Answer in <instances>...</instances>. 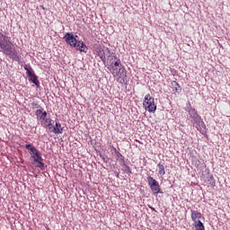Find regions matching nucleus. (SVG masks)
Here are the masks:
<instances>
[{
  "label": "nucleus",
  "instance_id": "5",
  "mask_svg": "<svg viewBox=\"0 0 230 230\" xmlns=\"http://www.w3.org/2000/svg\"><path fill=\"white\" fill-rule=\"evenodd\" d=\"M143 108L147 112H155L157 111V104H155V99L150 96V93L146 94L143 101Z\"/></svg>",
  "mask_w": 230,
  "mask_h": 230
},
{
  "label": "nucleus",
  "instance_id": "12",
  "mask_svg": "<svg viewBox=\"0 0 230 230\" xmlns=\"http://www.w3.org/2000/svg\"><path fill=\"white\" fill-rule=\"evenodd\" d=\"M190 217H191V220L195 223V222H199V218H202V214H200L197 210H191Z\"/></svg>",
  "mask_w": 230,
  "mask_h": 230
},
{
  "label": "nucleus",
  "instance_id": "3",
  "mask_svg": "<svg viewBox=\"0 0 230 230\" xmlns=\"http://www.w3.org/2000/svg\"><path fill=\"white\" fill-rule=\"evenodd\" d=\"M64 39L66 44H69L72 48H75L77 51L87 53V46L84 44V41H77L76 38L73 34L67 32Z\"/></svg>",
  "mask_w": 230,
  "mask_h": 230
},
{
  "label": "nucleus",
  "instance_id": "15",
  "mask_svg": "<svg viewBox=\"0 0 230 230\" xmlns=\"http://www.w3.org/2000/svg\"><path fill=\"white\" fill-rule=\"evenodd\" d=\"M194 227L196 230H205L204 224H202L200 220L194 223Z\"/></svg>",
  "mask_w": 230,
  "mask_h": 230
},
{
  "label": "nucleus",
  "instance_id": "1",
  "mask_svg": "<svg viewBox=\"0 0 230 230\" xmlns=\"http://www.w3.org/2000/svg\"><path fill=\"white\" fill-rule=\"evenodd\" d=\"M0 51L9 57L12 60L15 62H21L22 57L19 55L15 48H13V44L10 40V37L0 32Z\"/></svg>",
  "mask_w": 230,
  "mask_h": 230
},
{
  "label": "nucleus",
  "instance_id": "2",
  "mask_svg": "<svg viewBox=\"0 0 230 230\" xmlns=\"http://www.w3.org/2000/svg\"><path fill=\"white\" fill-rule=\"evenodd\" d=\"M108 69L119 84H125L128 81L127 69L121 66V59H117V61L108 65Z\"/></svg>",
  "mask_w": 230,
  "mask_h": 230
},
{
  "label": "nucleus",
  "instance_id": "19",
  "mask_svg": "<svg viewBox=\"0 0 230 230\" xmlns=\"http://www.w3.org/2000/svg\"><path fill=\"white\" fill-rule=\"evenodd\" d=\"M126 168H127L128 170H130V168L128 167V165H126Z\"/></svg>",
  "mask_w": 230,
  "mask_h": 230
},
{
  "label": "nucleus",
  "instance_id": "4",
  "mask_svg": "<svg viewBox=\"0 0 230 230\" xmlns=\"http://www.w3.org/2000/svg\"><path fill=\"white\" fill-rule=\"evenodd\" d=\"M36 116L38 121H40L42 127L51 129V126L53 125V119L48 118V112H46V111L37 110Z\"/></svg>",
  "mask_w": 230,
  "mask_h": 230
},
{
  "label": "nucleus",
  "instance_id": "10",
  "mask_svg": "<svg viewBox=\"0 0 230 230\" xmlns=\"http://www.w3.org/2000/svg\"><path fill=\"white\" fill-rule=\"evenodd\" d=\"M116 53L112 52L109 48H104L102 52L100 53L101 59L103 61L107 58L109 60V57H114Z\"/></svg>",
  "mask_w": 230,
  "mask_h": 230
},
{
  "label": "nucleus",
  "instance_id": "18",
  "mask_svg": "<svg viewBox=\"0 0 230 230\" xmlns=\"http://www.w3.org/2000/svg\"><path fill=\"white\" fill-rule=\"evenodd\" d=\"M31 107L32 109H39V103H37V102H31Z\"/></svg>",
  "mask_w": 230,
  "mask_h": 230
},
{
  "label": "nucleus",
  "instance_id": "6",
  "mask_svg": "<svg viewBox=\"0 0 230 230\" xmlns=\"http://www.w3.org/2000/svg\"><path fill=\"white\" fill-rule=\"evenodd\" d=\"M26 150H30L33 155H31L32 159L34 160V163H38V167L39 168H44V164L42 161L44 159L42 158V155H40V152L35 148V146H32L31 144L25 145Z\"/></svg>",
  "mask_w": 230,
  "mask_h": 230
},
{
  "label": "nucleus",
  "instance_id": "11",
  "mask_svg": "<svg viewBox=\"0 0 230 230\" xmlns=\"http://www.w3.org/2000/svg\"><path fill=\"white\" fill-rule=\"evenodd\" d=\"M171 88L172 89V94H181L182 87L177 83V81L171 82Z\"/></svg>",
  "mask_w": 230,
  "mask_h": 230
},
{
  "label": "nucleus",
  "instance_id": "17",
  "mask_svg": "<svg viewBox=\"0 0 230 230\" xmlns=\"http://www.w3.org/2000/svg\"><path fill=\"white\" fill-rule=\"evenodd\" d=\"M208 184L209 186H211L212 188H215V186H217V181L215 180V177H213V175H211L208 179Z\"/></svg>",
  "mask_w": 230,
  "mask_h": 230
},
{
  "label": "nucleus",
  "instance_id": "7",
  "mask_svg": "<svg viewBox=\"0 0 230 230\" xmlns=\"http://www.w3.org/2000/svg\"><path fill=\"white\" fill-rule=\"evenodd\" d=\"M147 182L154 195H159V193H163V191H161V186L159 185V182L155 179H154V177L148 176Z\"/></svg>",
  "mask_w": 230,
  "mask_h": 230
},
{
  "label": "nucleus",
  "instance_id": "13",
  "mask_svg": "<svg viewBox=\"0 0 230 230\" xmlns=\"http://www.w3.org/2000/svg\"><path fill=\"white\" fill-rule=\"evenodd\" d=\"M54 134H62L64 132V128H62V124L58 121H56V125L53 128Z\"/></svg>",
  "mask_w": 230,
  "mask_h": 230
},
{
  "label": "nucleus",
  "instance_id": "9",
  "mask_svg": "<svg viewBox=\"0 0 230 230\" xmlns=\"http://www.w3.org/2000/svg\"><path fill=\"white\" fill-rule=\"evenodd\" d=\"M24 69L27 71V76L29 77V80L32 82L35 85L39 86L40 84V82H39V77L35 75V72H31L28 69V67H24Z\"/></svg>",
  "mask_w": 230,
  "mask_h": 230
},
{
  "label": "nucleus",
  "instance_id": "14",
  "mask_svg": "<svg viewBox=\"0 0 230 230\" xmlns=\"http://www.w3.org/2000/svg\"><path fill=\"white\" fill-rule=\"evenodd\" d=\"M117 60H119V58H118L116 54L114 56H110L107 59V64L108 66H110L111 64H113V62H116Z\"/></svg>",
  "mask_w": 230,
  "mask_h": 230
},
{
  "label": "nucleus",
  "instance_id": "8",
  "mask_svg": "<svg viewBox=\"0 0 230 230\" xmlns=\"http://www.w3.org/2000/svg\"><path fill=\"white\" fill-rule=\"evenodd\" d=\"M189 114H190V117L193 119V121L195 123H198V125H200V123H204L202 121V118L200 117V115H199V113L196 111L195 109H190L189 111Z\"/></svg>",
  "mask_w": 230,
  "mask_h": 230
},
{
  "label": "nucleus",
  "instance_id": "16",
  "mask_svg": "<svg viewBox=\"0 0 230 230\" xmlns=\"http://www.w3.org/2000/svg\"><path fill=\"white\" fill-rule=\"evenodd\" d=\"M157 167H158L159 175H165L166 174V171L164 170V164H158Z\"/></svg>",
  "mask_w": 230,
  "mask_h": 230
}]
</instances>
